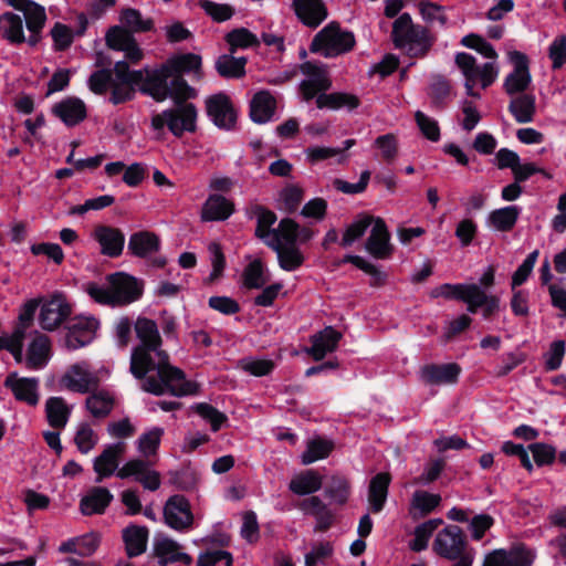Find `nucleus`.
Returning <instances> with one entry per match:
<instances>
[{
  "instance_id": "obj_3",
  "label": "nucleus",
  "mask_w": 566,
  "mask_h": 566,
  "mask_svg": "<svg viewBox=\"0 0 566 566\" xmlns=\"http://www.w3.org/2000/svg\"><path fill=\"white\" fill-rule=\"evenodd\" d=\"M391 40L396 49L406 50L411 59L424 57L436 41L426 27L412 22L408 12H403L395 20Z\"/></svg>"
},
{
  "instance_id": "obj_34",
  "label": "nucleus",
  "mask_w": 566,
  "mask_h": 566,
  "mask_svg": "<svg viewBox=\"0 0 566 566\" xmlns=\"http://www.w3.org/2000/svg\"><path fill=\"white\" fill-rule=\"evenodd\" d=\"M316 106L319 109L337 111L346 108L347 111L356 109L360 105V99L357 95L346 92L323 93L315 99Z\"/></svg>"
},
{
  "instance_id": "obj_31",
  "label": "nucleus",
  "mask_w": 566,
  "mask_h": 566,
  "mask_svg": "<svg viewBox=\"0 0 566 566\" xmlns=\"http://www.w3.org/2000/svg\"><path fill=\"white\" fill-rule=\"evenodd\" d=\"M390 482L391 475L388 472L377 473L370 479L367 500L371 513L376 514L384 510Z\"/></svg>"
},
{
  "instance_id": "obj_64",
  "label": "nucleus",
  "mask_w": 566,
  "mask_h": 566,
  "mask_svg": "<svg viewBox=\"0 0 566 566\" xmlns=\"http://www.w3.org/2000/svg\"><path fill=\"white\" fill-rule=\"evenodd\" d=\"M334 554V546L331 542H319L314 544L312 549L305 555V566H317L318 563L324 564L326 559Z\"/></svg>"
},
{
  "instance_id": "obj_24",
  "label": "nucleus",
  "mask_w": 566,
  "mask_h": 566,
  "mask_svg": "<svg viewBox=\"0 0 566 566\" xmlns=\"http://www.w3.org/2000/svg\"><path fill=\"white\" fill-rule=\"evenodd\" d=\"M61 386L80 394H87L98 387V378L74 364L60 379Z\"/></svg>"
},
{
  "instance_id": "obj_49",
  "label": "nucleus",
  "mask_w": 566,
  "mask_h": 566,
  "mask_svg": "<svg viewBox=\"0 0 566 566\" xmlns=\"http://www.w3.org/2000/svg\"><path fill=\"white\" fill-rule=\"evenodd\" d=\"M169 80V97L175 105L189 104L187 101L197 96V91L187 83L184 76L171 75Z\"/></svg>"
},
{
  "instance_id": "obj_16",
  "label": "nucleus",
  "mask_w": 566,
  "mask_h": 566,
  "mask_svg": "<svg viewBox=\"0 0 566 566\" xmlns=\"http://www.w3.org/2000/svg\"><path fill=\"white\" fill-rule=\"evenodd\" d=\"M4 387L11 390L19 402L35 407L40 401V381L36 377H19L18 373H10L4 380Z\"/></svg>"
},
{
  "instance_id": "obj_13",
  "label": "nucleus",
  "mask_w": 566,
  "mask_h": 566,
  "mask_svg": "<svg viewBox=\"0 0 566 566\" xmlns=\"http://www.w3.org/2000/svg\"><path fill=\"white\" fill-rule=\"evenodd\" d=\"M534 558L532 551L520 543L509 551L504 548L492 551L485 556L483 566H532Z\"/></svg>"
},
{
  "instance_id": "obj_37",
  "label": "nucleus",
  "mask_w": 566,
  "mask_h": 566,
  "mask_svg": "<svg viewBox=\"0 0 566 566\" xmlns=\"http://www.w3.org/2000/svg\"><path fill=\"white\" fill-rule=\"evenodd\" d=\"M0 32L3 39L11 44L28 42L23 31V21L19 14L4 12L0 15Z\"/></svg>"
},
{
  "instance_id": "obj_62",
  "label": "nucleus",
  "mask_w": 566,
  "mask_h": 566,
  "mask_svg": "<svg viewBox=\"0 0 566 566\" xmlns=\"http://www.w3.org/2000/svg\"><path fill=\"white\" fill-rule=\"evenodd\" d=\"M526 354L520 350L503 354L501 356V363L495 368V376L497 378L506 377L517 366L523 364L526 360Z\"/></svg>"
},
{
  "instance_id": "obj_50",
  "label": "nucleus",
  "mask_w": 566,
  "mask_h": 566,
  "mask_svg": "<svg viewBox=\"0 0 566 566\" xmlns=\"http://www.w3.org/2000/svg\"><path fill=\"white\" fill-rule=\"evenodd\" d=\"M120 22L133 34L135 32H148L154 29L153 19H143L140 11L134 8H126L122 10Z\"/></svg>"
},
{
  "instance_id": "obj_20",
  "label": "nucleus",
  "mask_w": 566,
  "mask_h": 566,
  "mask_svg": "<svg viewBox=\"0 0 566 566\" xmlns=\"http://www.w3.org/2000/svg\"><path fill=\"white\" fill-rule=\"evenodd\" d=\"M462 368L457 363L427 364L421 367L420 378L426 385H454L459 381Z\"/></svg>"
},
{
  "instance_id": "obj_43",
  "label": "nucleus",
  "mask_w": 566,
  "mask_h": 566,
  "mask_svg": "<svg viewBox=\"0 0 566 566\" xmlns=\"http://www.w3.org/2000/svg\"><path fill=\"white\" fill-rule=\"evenodd\" d=\"M50 342L44 335L34 338L28 348L27 367L29 369L43 368L49 360Z\"/></svg>"
},
{
  "instance_id": "obj_21",
  "label": "nucleus",
  "mask_w": 566,
  "mask_h": 566,
  "mask_svg": "<svg viewBox=\"0 0 566 566\" xmlns=\"http://www.w3.org/2000/svg\"><path fill=\"white\" fill-rule=\"evenodd\" d=\"M340 339L342 334L338 331L333 326H326L310 337L311 347L306 348L305 352L315 361H321L327 354L336 350Z\"/></svg>"
},
{
  "instance_id": "obj_30",
  "label": "nucleus",
  "mask_w": 566,
  "mask_h": 566,
  "mask_svg": "<svg viewBox=\"0 0 566 566\" xmlns=\"http://www.w3.org/2000/svg\"><path fill=\"white\" fill-rule=\"evenodd\" d=\"M125 451V444L117 442L107 446L103 452L94 460V471L98 474L96 482H102L104 478L111 476L118 467L119 457Z\"/></svg>"
},
{
  "instance_id": "obj_47",
  "label": "nucleus",
  "mask_w": 566,
  "mask_h": 566,
  "mask_svg": "<svg viewBox=\"0 0 566 566\" xmlns=\"http://www.w3.org/2000/svg\"><path fill=\"white\" fill-rule=\"evenodd\" d=\"M509 111L518 123H530L535 114V96L521 94L509 104Z\"/></svg>"
},
{
  "instance_id": "obj_59",
  "label": "nucleus",
  "mask_w": 566,
  "mask_h": 566,
  "mask_svg": "<svg viewBox=\"0 0 566 566\" xmlns=\"http://www.w3.org/2000/svg\"><path fill=\"white\" fill-rule=\"evenodd\" d=\"M332 87L331 78H307L301 82L300 92L304 101L317 98L319 94L326 93Z\"/></svg>"
},
{
  "instance_id": "obj_61",
  "label": "nucleus",
  "mask_w": 566,
  "mask_h": 566,
  "mask_svg": "<svg viewBox=\"0 0 566 566\" xmlns=\"http://www.w3.org/2000/svg\"><path fill=\"white\" fill-rule=\"evenodd\" d=\"M566 353V343L563 339L554 340L549 345V349L544 354V369L546 371L557 370L563 363Z\"/></svg>"
},
{
  "instance_id": "obj_55",
  "label": "nucleus",
  "mask_w": 566,
  "mask_h": 566,
  "mask_svg": "<svg viewBox=\"0 0 566 566\" xmlns=\"http://www.w3.org/2000/svg\"><path fill=\"white\" fill-rule=\"evenodd\" d=\"M169 483L180 491H190L196 488L198 475L190 464L184 465L180 470L169 471Z\"/></svg>"
},
{
  "instance_id": "obj_5",
  "label": "nucleus",
  "mask_w": 566,
  "mask_h": 566,
  "mask_svg": "<svg viewBox=\"0 0 566 566\" xmlns=\"http://www.w3.org/2000/svg\"><path fill=\"white\" fill-rule=\"evenodd\" d=\"M432 549L438 556L454 563L469 558L472 565L474 560L475 552L469 546L465 533L458 525H448L439 531Z\"/></svg>"
},
{
  "instance_id": "obj_35",
  "label": "nucleus",
  "mask_w": 566,
  "mask_h": 566,
  "mask_svg": "<svg viewBox=\"0 0 566 566\" xmlns=\"http://www.w3.org/2000/svg\"><path fill=\"white\" fill-rule=\"evenodd\" d=\"M123 541L129 558L139 556L147 547L148 528L132 524L123 530Z\"/></svg>"
},
{
  "instance_id": "obj_4",
  "label": "nucleus",
  "mask_w": 566,
  "mask_h": 566,
  "mask_svg": "<svg viewBox=\"0 0 566 566\" xmlns=\"http://www.w3.org/2000/svg\"><path fill=\"white\" fill-rule=\"evenodd\" d=\"M355 44L354 33L342 30L339 23L333 21L314 35L310 44V51L332 59L350 52Z\"/></svg>"
},
{
  "instance_id": "obj_57",
  "label": "nucleus",
  "mask_w": 566,
  "mask_h": 566,
  "mask_svg": "<svg viewBox=\"0 0 566 566\" xmlns=\"http://www.w3.org/2000/svg\"><path fill=\"white\" fill-rule=\"evenodd\" d=\"M298 230L300 224L295 220L291 218H283L280 221L279 227L274 230L272 239H275L283 244H296L298 241Z\"/></svg>"
},
{
  "instance_id": "obj_15",
  "label": "nucleus",
  "mask_w": 566,
  "mask_h": 566,
  "mask_svg": "<svg viewBox=\"0 0 566 566\" xmlns=\"http://www.w3.org/2000/svg\"><path fill=\"white\" fill-rule=\"evenodd\" d=\"M107 280L113 287L116 306L130 304L143 294V283L133 275L116 272L109 274Z\"/></svg>"
},
{
  "instance_id": "obj_1",
  "label": "nucleus",
  "mask_w": 566,
  "mask_h": 566,
  "mask_svg": "<svg viewBox=\"0 0 566 566\" xmlns=\"http://www.w3.org/2000/svg\"><path fill=\"white\" fill-rule=\"evenodd\" d=\"M135 332L140 344L132 350L129 370L136 379L144 380L142 389L155 396L166 390L176 397L197 395L199 385L187 380L185 373L171 366L168 354L160 349L163 340L156 322L138 317Z\"/></svg>"
},
{
  "instance_id": "obj_22",
  "label": "nucleus",
  "mask_w": 566,
  "mask_h": 566,
  "mask_svg": "<svg viewBox=\"0 0 566 566\" xmlns=\"http://www.w3.org/2000/svg\"><path fill=\"white\" fill-rule=\"evenodd\" d=\"M52 114L65 126L73 127L87 116L85 103L76 96H67L52 106Z\"/></svg>"
},
{
  "instance_id": "obj_19",
  "label": "nucleus",
  "mask_w": 566,
  "mask_h": 566,
  "mask_svg": "<svg viewBox=\"0 0 566 566\" xmlns=\"http://www.w3.org/2000/svg\"><path fill=\"white\" fill-rule=\"evenodd\" d=\"M180 544L165 535H157L154 538L153 552L158 558L159 566H168L174 563H182L187 566L192 564V557L180 552Z\"/></svg>"
},
{
  "instance_id": "obj_56",
  "label": "nucleus",
  "mask_w": 566,
  "mask_h": 566,
  "mask_svg": "<svg viewBox=\"0 0 566 566\" xmlns=\"http://www.w3.org/2000/svg\"><path fill=\"white\" fill-rule=\"evenodd\" d=\"M135 40L134 34L120 25L111 27L106 33V45L114 51H123Z\"/></svg>"
},
{
  "instance_id": "obj_42",
  "label": "nucleus",
  "mask_w": 566,
  "mask_h": 566,
  "mask_svg": "<svg viewBox=\"0 0 566 566\" xmlns=\"http://www.w3.org/2000/svg\"><path fill=\"white\" fill-rule=\"evenodd\" d=\"M521 211L518 206H506L491 211L488 220L495 230L510 232L515 227Z\"/></svg>"
},
{
  "instance_id": "obj_10",
  "label": "nucleus",
  "mask_w": 566,
  "mask_h": 566,
  "mask_svg": "<svg viewBox=\"0 0 566 566\" xmlns=\"http://www.w3.org/2000/svg\"><path fill=\"white\" fill-rule=\"evenodd\" d=\"M165 523L172 530L182 532L192 526L193 514L188 499L184 495H171L164 506Z\"/></svg>"
},
{
  "instance_id": "obj_39",
  "label": "nucleus",
  "mask_w": 566,
  "mask_h": 566,
  "mask_svg": "<svg viewBox=\"0 0 566 566\" xmlns=\"http://www.w3.org/2000/svg\"><path fill=\"white\" fill-rule=\"evenodd\" d=\"M252 211L256 217L254 235L268 247V242H271L274 234L275 229H272V226L276 222L277 217L275 212L262 205H255Z\"/></svg>"
},
{
  "instance_id": "obj_46",
  "label": "nucleus",
  "mask_w": 566,
  "mask_h": 566,
  "mask_svg": "<svg viewBox=\"0 0 566 566\" xmlns=\"http://www.w3.org/2000/svg\"><path fill=\"white\" fill-rule=\"evenodd\" d=\"M352 494L349 480L342 474H334L329 478L325 486V495L338 505L347 503Z\"/></svg>"
},
{
  "instance_id": "obj_14",
  "label": "nucleus",
  "mask_w": 566,
  "mask_h": 566,
  "mask_svg": "<svg viewBox=\"0 0 566 566\" xmlns=\"http://www.w3.org/2000/svg\"><path fill=\"white\" fill-rule=\"evenodd\" d=\"M91 237L98 243L102 255L116 259L123 254L125 233L119 228L109 224H96Z\"/></svg>"
},
{
  "instance_id": "obj_6",
  "label": "nucleus",
  "mask_w": 566,
  "mask_h": 566,
  "mask_svg": "<svg viewBox=\"0 0 566 566\" xmlns=\"http://www.w3.org/2000/svg\"><path fill=\"white\" fill-rule=\"evenodd\" d=\"M197 108L195 104L176 105L175 108L163 112L151 119V126L157 132V138L165 127L177 138H180L185 132L196 130Z\"/></svg>"
},
{
  "instance_id": "obj_51",
  "label": "nucleus",
  "mask_w": 566,
  "mask_h": 566,
  "mask_svg": "<svg viewBox=\"0 0 566 566\" xmlns=\"http://www.w3.org/2000/svg\"><path fill=\"white\" fill-rule=\"evenodd\" d=\"M374 218L368 214H360L358 219L352 222L345 230L339 242L340 247L349 248L355 241L364 237L367 229L371 226Z\"/></svg>"
},
{
  "instance_id": "obj_36",
  "label": "nucleus",
  "mask_w": 566,
  "mask_h": 566,
  "mask_svg": "<svg viewBox=\"0 0 566 566\" xmlns=\"http://www.w3.org/2000/svg\"><path fill=\"white\" fill-rule=\"evenodd\" d=\"M71 407L62 397H50L45 401L46 421L53 429H64L71 417Z\"/></svg>"
},
{
  "instance_id": "obj_26",
  "label": "nucleus",
  "mask_w": 566,
  "mask_h": 566,
  "mask_svg": "<svg viewBox=\"0 0 566 566\" xmlns=\"http://www.w3.org/2000/svg\"><path fill=\"white\" fill-rule=\"evenodd\" d=\"M113 494L104 486H94L80 501V511L85 516L105 513L113 501Z\"/></svg>"
},
{
  "instance_id": "obj_54",
  "label": "nucleus",
  "mask_w": 566,
  "mask_h": 566,
  "mask_svg": "<svg viewBox=\"0 0 566 566\" xmlns=\"http://www.w3.org/2000/svg\"><path fill=\"white\" fill-rule=\"evenodd\" d=\"M331 441L317 438L307 443L306 450L302 454V463L307 465L318 460L326 459L333 451Z\"/></svg>"
},
{
  "instance_id": "obj_45",
  "label": "nucleus",
  "mask_w": 566,
  "mask_h": 566,
  "mask_svg": "<svg viewBox=\"0 0 566 566\" xmlns=\"http://www.w3.org/2000/svg\"><path fill=\"white\" fill-rule=\"evenodd\" d=\"M90 392L92 394L86 398L85 401L87 410L95 418L107 417L114 407L113 397L104 390H97V388L91 390Z\"/></svg>"
},
{
  "instance_id": "obj_28",
  "label": "nucleus",
  "mask_w": 566,
  "mask_h": 566,
  "mask_svg": "<svg viewBox=\"0 0 566 566\" xmlns=\"http://www.w3.org/2000/svg\"><path fill=\"white\" fill-rule=\"evenodd\" d=\"M268 248L276 253L280 268L286 272L296 271L305 261L304 254L296 244H283L272 239L268 242Z\"/></svg>"
},
{
  "instance_id": "obj_52",
  "label": "nucleus",
  "mask_w": 566,
  "mask_h": 566,
  "mask_svg": "<svg viewBox=\"0 0 566 566\" xmlns=\"http://www.w3.org/2000/svg\"><path fill=\"white\" fill-rule=\"evenodd\" d=\"M242 281L248 290H259L265 285L268 277L264 276V264L260 259L253 260L244 268Z\"/></svg>"
},
{
  "instance_id": "obj_27",
  "label": "nucleus",
  "mask_w": 566,
  "mask_h": 566,
  "mask_svg": "<svg viewBox=\"0 0 566 566\" xmlns=\"http://www.w3.org/2000/svg\"><path fill=\"white\" fill-rule=\"evenodd\" d=\"M160 238L151 231L142 230L130 234L128 252L133 256L145 259L160 250Z\"/></svg>"
},
{
  "instance_id": "obj_38",
  "label": "nucleus",
  "mask_w": 566,
  "mask_h": 566,
  "mask_svg": "<svg viewBox=\"0 0 566 566\" xmlns=\"http://www.w3.org/2000/svg\"><path fill=\"white\" fill-rule=\"evenodd\" d=\"M322 476L315 470H306L295 475L289 484L291 492L297 495H310L322 489Z\"/></svg>"
},
{
  "instance_id": "obj_12",
  "label": "nucleus",
  "mask_w": 566,
  "mask_h": 566,
  "mask_svg": "<svg viewBox=\"0 0 566 566\" xmlns=\"http://www.w3.org/2000/svg\"><path fill=\"white\" fill-rule=\"evenodd\" d=\"M98 328V321L94 317H75L65 327L64 345L75 350L92 343Z\"/></svg>"
},
{
  "instance_id": "obj_18",
  "label": "nucleus",
  "mask_w": 566,
  "mask_h": 566,
  "mask_svg": "<svg viewBox=\"0 0 566 566\" xmlns=\"http://www.w3.org/2000/svg\"><path fill=\"white\" fill-rule=\"evenodd\" d=\"M370 234L365 243L367 252L377 260H386L391 256L394 248L390 244V233L386 222L381 218L373 221Z\"/></svg>"
},
{
  "instance_id": "obj_33",
  "label": "nucleus",
  "mask_w": 566,
  "mask_h": 566,
  "mask_svg": "<svg viewBox=\"0 0 566 566\" xmlns=\"http://www.w3.org/2000/svg\"><path fill=\"white\" fill-rule=\"evenodd\" d=\"M234 212V205L221 195H210L202 206L203 221H224Z\"/></svg>"
},
{
  "instance_id": "obj_41",
  "label": "nucleus",
  "mask_w": 566,
  "mask_h": 566,
  "mask_svg": "<svg viewBox=\"0 0 566 566\" xmlns=\"http://www.w3.org/2000/svg\"><path fill=\"white\" fill-rule=\"evenodd\" d=\"M224 41L229 45V52L234 54L238 50L255 49L260 46L258 36L244 27L235 28L224 35Z\"/></svg>"
},
{
  "instance_id": "obj_11",
  "label": "nucleus",
  "mask_w": 566,
  "mask_h": 566,
  "mask_svg": "<svg viewBox=\"0 0 566 566\" xmlns=\"http://www.w3.org/2000/svg\"><path fill=\"white\" fill-rule=\"evenodd\" d=\"M140 71L143 73V81L138 84L139 91L151 96L156 102H164L169 97L168 80L171 74L165 69V63L160 64L159 67L151 69L145 66Z\"/></svg>"
},
{
  "instance_id": "obj_63",
  "label": "nucleus",
  "mask_w": 566,
  "mask_h": 566,
  "mask_svg": "<svg viewBox=\"0 0 566 566\" xmlns=\"http://www.w3.org/2000/svg\"><path fill=\"white\" fill-rule=\"evenodd\" d=\"M50 34L54 42V50L57 52L67 50L74 40V33L72 29L62 22H55L51 29Z\"/></svg>"
},
{
  "instance_id": "obj_48",
  "label": "nucleus",
  "mask_w": 566,
  "mask_h": 566,
  "mask_svg": "<svg viewBox=\"0 0 566 566\" xmlns=\"http://www.w3.org/2000/svg\"><path fill=\"white\" fill-rule=\"evenodd\" d=\"M344 263H352L357 269H359L363 272H365L366 274L370 275L373 277L370 285L374 287L382 286L386 282V274L382 273L376 265L366 261L363 256L354 255V254H346L343 256L342 260H339L337 262V265H340Z\"/></svg>"
},
{
  "instance_id": "obj_29",
  "label": "nucleus",
  "mask_w": 566,
  "mask_h": 566,
  "mask_svg": "<svg viewBox=\"0 0 566 566\" xmlns=\"http://www.w3.org/2000/svg\"><path fill=\"white\" fill-rule=\"evenodd\" d=\"M202 59L196 53H180L175 54L165 62V69L171 75L184 76L185 74L193 73L196 77L200 78Z\"/></svg>"
},
{
  "instance_id": "obj_23",
  "label": "nucleus",
  "mask_w": 566,
  "mask_h": 566,
  "mask_svg": "<svg viewBox=\"0 0 566 566\" xmlns=\"http://www.w3.org/2000/svg\"><path fill=\"white\" fill-rule=\"evenodd\" d=\"M292 8L297 19L312 29H316L328 15L323 0H293Z\"/></svg>"
},
{
  "instance_id": "obj_53",
  "label": "nucleus",
  "mask_w": 566,
  "mask_h": 566,
  "mask_svg": "<svg viewBox=\"0 0 566 566\" xmlns=\"http://www.w3.org/2000/svg\"><path fill=\"white\" fill-rule=\"evenodd\" d=\"M192 409L202 419L209 422L213 432L219 431L222 427L228 424V417L226 413L219 411L216 407L208 402L196 403Z\"/></svg>"
},
{
  "instance_id": "obj_2",
  "label": "nucleus",
  "mask_w": 566,
  "mask_h": 566,
  "mask_svg": "<svg viewBox=\"0 0 566 566\" xmlns=\"http://www.w3.org/2000/svg\"><path fill=\"white\" fill-rule=\"evenodd\" d=\"M430 296L432 298L443 297L446 300L461 301L467 304V311L471 314H476L482 308V316L485 319L491 318L500 308V297L486 294L475 283H444L434 287Z\"/></svg>"
},
{
  "instance_id": "obj_7",
  "label": "nucleus",
  "mask_w": 566,
  "mask_h": 566,
  "mask_svg": "<svg viewBox=\"0 0 566 566\" xmlns=\"http://www.w3.org/2000/svg\"><path fill=\"white\" fill-rule=\"evenodd\" d=\"M205 105L207 116L214 126L226 132L235 129L238 111L229 95L223 92L210 95Z\"/></svg>"
},
{
  "instance_id": "obj_8",
  "label": "nucleus",
  "mask_w": 566,
  "mask_h": 566,
  "mask_svg": "<svg viewBox=\"0 0 566 566\" xmlns=\"http://www.w3.org/2000/svg\"><path fill=\"white\" fill-rule=\"evenodd\" d=\"M510 61L513 64V71L506 75L503 88L511 96L525 94L532 82L528 57L525 53L513 51L510 53Z\"/></svg>"
},
{
  "instance_id": "obj_17",
  "label": "nucleus",
  "mask_w": 566,
  "mask_h": 566,
  "mask_svg": "<svg viewBox=\"0 0 566 566\" xmlns=\"http://www.w3.org/2000/svg\"><path fill=\"white\" fill-rule=\"evenodd\" d=\"M148 461L133 459L127 461L116 473L119 479L135 476L145 489L157 491L160 486V474L157 471L148 470Z\"/></svg>"
},
{
  "instance_id": "obj_25",
  "label": "nucleus",
  "mask_w": 566,
  "mask_h": 566,
  "mask_svg": "<svg viewBox=\"0 0 566 566\" xmlns=\"http://www.w3.org/2000/svg\"><path fill=\"white\" fill-rule=\"evenodd\" d=\"M276 111V99L268 90L254 93L249 104V116L256 124L272 120Z\"/></svg>"
},
{
  "instance_id": "obj_58",
  "label": "nucleus",
  "mask_w": 566,
  "mask_h": 566,
  "mask_svg": "<svg viewBox=\"0 0 566 566\" xmlns=\"http://www.w3.org/2000/svg\"><path fill=\"white\" fill-rule=\"evenodd\" d=\"M199 7L218 23L230 20L235 13V9L232 6L228 3H217L210 0H200Z\"/></svg>"
},
{
  "instance_id": "obj_9",
  "label": "nucleus",
  "mask_w": 566,
  "mask_h": 566,
  "mask_svg": "<svg viewBox=\"0 0 566 566\" xmlns=\"http://www.w3.org/2000/svg\"><path fill=\"white\" fill-rule=\"evenodd\" d=\"M72 314V306L63 293L56 292L42 305L39 322L44 331L52 332Z\"/></svg>"
},
{
  "instance_id": "obj_44",
  "label": "nucleus",
  "mask_w": 566,
  "mask_h": 566,
  "mask_svg": "<svg viewBox=\"0 0 566 566\" xmlns=\"http://www.w3.org/2000/svg\"><path fill=\"white\" fill-rule=\"evenodd\" d=\"M455 64L462 71L465 78V91L469 96L480 97V94L474 92V85L476 84L478 65L476 60L473 55L460 52L455 55Z\"/></svg>"
},
{
  "instance_id": "obj_32",
  "label": "nucleus",
  "mask_w": 566,
  "mask_h": 566,
  "mask_svg": "<svg viewBox=\"0 0 566 566\" xmlns=\"http://www.w3.org/2000/svg\"><path fill=\"white\" fill-rule=\"evenodd\" d=\"M23 12L27 29L30 32L28 43L35 46L42 40V30L46 22V13L44 7L36 2L28 3Z\"/></svg>"
},
{
  "instance_id": "obj_60",
  "label": "nucleus",
  "mask_w": 566,
  "mask_h": 566,
  "mask_svg": "<svg viewBox=\"0 0 566 566\" xmlns=\"http://www.w3.org/2000/svg\"><path fill=\"white\" fill-rule=\"evenodd\" d=\"M164 434V429L159 427H155L151 430L143 433L138 439V450L145 457H149L156 454L160 440Z\"/></svg>"
},
{
  "instance_id": "obj_40",
  "label": "nucleus",
  "mask_w": 566,
  "mask_h": 566,
  "mask_svg": "<svg viewBox=\"0 0 566 566\" xmlns=\"http://www.w3.org/2000/svg\"><path fill=\"white\" fill-rule=\"evenodd\" d=\"M245 56L235 57L234 54L220 55L214 64L216 71L223 78H241L245 75Z\"/></svg>"
}]
</instances>
